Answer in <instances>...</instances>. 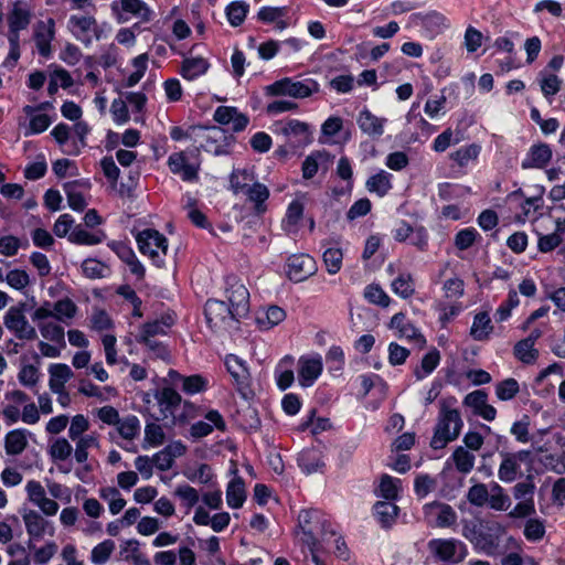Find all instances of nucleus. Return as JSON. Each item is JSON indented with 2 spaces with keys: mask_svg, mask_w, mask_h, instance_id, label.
<instances>
[{
  "mask_svg": "<svg viewBox=\"0 0 565 565\" xmlns=\"http://www.w3.org/2000/svg\"><path fill=\"white\" fill-rule=\"evenodd\" d=\"M456 406L457 398L455 396L443 397L438 401V415L429 444L433 449H444L460 436L463 420Z\"/></svg>",
  "mask_w": 565,
  "mask_h": 565,
  "instance_id": "obj_1",
  "label": "nucleus"
},
{
  "mask_svg": "<svg viewBox=\"0 0 565 565\" xmlns=\"http://www.w3.org/2000/svg\"><path fill=\"white\" fill-rule=\"evenodd\" d=\"M298 526L302 541L308 545L328 542V536H335L337 531L327 515L317 509L303 510L298 515Z\"/></svg>",
  "mask_w": 565,
  "mask_h": 565,
  "instance_id": "obj_2",
  "label": "nucleus"
},
{
  "mask_svg": "<svg viewBox=\"0 0 565 565\" xmlns=\"http://www.w3.org/2000/svg\"><path fill=\"white\" fill-rule=\"evenodd\" d=\"M466 498L473 507L488 504L495 511H505L511 504L509 495L498 482H491L489 488L484 483H476L468 489Z\"/></svg>",
  "mask_w": 565,
  "mask_h": 565,
  "instance_id": "obj_3",
  "label": "nucleus"
},
{
  "mask_svg": "<svg viewBox=\"0 0 565 565\" xmlns=\"http://www.w3.org/2000/svg\"><path fill=\"white\" fill-rule=\"evenodd\" d=\"M318 90V84L311 78L295 81L285 77L265 87L267 96H289L292 98H306Z\"/></svg>",
  "mask_w": 565,
  "mask_h": 565,
  "instance_id": "obj_4",
  "label": "nucleus"
},
{
  "mask_svg": "<svg viewBox=\"0 0 565 565\" xmlns=\"http://www.w3.org/2000/svg\"><path fill=\"white\" fill-rule=\"evenodd\" d=\"M139 250L148 255L158 267L164 265V256L168 250V241L163 234L153 228L139 232L136 236Z\"/></svg>",
  "mask_w": 565,
  "mask_h": 565,
  "instance_id": "obj_5",
  "label": "nucleus"
},
{
  "mask_svg": "<svg viewBox=\"0 0 565 565\" xmlns=\"http://www.w3.org/2000/svg\"><path fill=\"white\" fill-rule=\"evenodd\" d=\"M67 29L85 46H89L94 40L99 41L104 34L93 14H72L67 22Z\"/></svg>",
  "mask_w": 565,
  "mask_h": 565,
  "instance_id": "obj_6",
  "label": "nucleus"
},
{
  "mask_svg": "<svg viewBox=\"0 0 565 565\" xmlns=\"http://www.w3.org/2000/svg\"><path fill=\"white\" fill-rule=\"evenodd\" d=\"M427 547L435 558L450 564H459L468 555L466 544L457 539H434Z\"/></svg>",
  "mask_w": 565,
  "mask_h": 565,
  "instance_id": "obj_7",
  "label": "nucleus"
},
{
  "mask_svg": "<svg viewBox=\"0 0 565 565\" xmlns=\"http://www.w3.org/2000/svg\"><path fill=\"white\" fill-rule=\"evenodd\" d=\"M3 324L19 340L32 341L38 338L34 327H32L23 313L22 308L12 306L3 317Z\"/></svg>",
  "mask_w": 565,
  "mask_h": 565,
  "instance_id": "obj_8",
  "label": "nucleus"
},
{
  "mask_svg": "<svg viewBox=\"0 0 565 565\" xmlns=\"http://www.w3.org/2000/svg\"><path fill=\"white\" fill-rule=\"evenodd\" d=\"M204 313L210 328L213 330L226 329L231 327L233 321L239 319L225 301L215 299L206 301Z\"/></svg>",
  "mask_w": 565,
  "mask_h": 565,
  "instance_id": "obj_9",
  "label": "nucleus"
},
{
  "mask_svg": "<svg viewBox=\"0 0 565 565\" xmlns=\"http://www.w3.org/2000/svg\"><path fill=\"white\" fill-rule=\"evenodd\" d=\"M388 328L394 330L397 338L407 340L418 349H423L426 345L424 334L407 319L404 312L395 313L388 322Z\"/></svg>",
  "mask_w": 565,
  "mask_h": 565,
  "instance_id": "obj_10",
  "label": "nucleus"
},
{
  "mask_svg": "<svg viewBox=\"0 0 565 565\" xmlns=\"http://www.w3.org/2000/svg\"><path fill=\"white\" fill-rule=\"evenodd\" d=\"M531 455L529 450H520L516 452L501 451L502 458L498 469V477L502 482L511 483L521 475V463L526 461Z\"/></svg>",
  "mask_w": 565,
  "mask_h": 565,
  "instance_id": "obj_11",
  "label": "nucleus"
},
{
  "mask_svg": "<svg viewBox=\"0 0 565 565\" xmlns=\"http://www.w3.org/2000/svg\"><path fill=\"white\" fill-rule=\"evenodd\" d=\"M224 363L239 394L247 397L250 393V374L246 363L234 354L226 355Z\"/></svg>",
  "mask_w": 565,
  "mask_h": 565,
  "instance_id": "obj_12",
  "label": "nucleus"
},
{
  "mask_svg": "<svg viewBox=\"0 0 565 565\" xmlns=\"http://www.w3.org/2000/svg\"><path fill=\"white\" fill-rule=\"evenodd\" d=\"M316 270L315 259L307 254L291 255L287 260V275L292 281H303Z\"/></svg>",
  "mask_w": 565,
  "mask_h": 565,
  "instance_id": "obj_13",
  "label": "nucleus"
},
{
  "mask_svg": "<svg viewBox=\"0 0 565 565\" xmlns=\"http://www.w3.org/2000/svg\"><path fill=\"white\" fill-rule=\"evenodd\" d=\"M276 132L286 137L292 145L298 146L310 141L309 127L306 122L290 119L275 125Z\"/></svg>",
  "mask_w": 565,
  "mask_h": 565,
  "instance_id": "obj_14",
  "label": "nucleus"
},
{
  "mask_svg": "<svg viewBox=\"0 0 565 565\" xmlns=\"http://www.w3.org/2000/svg\"><path fill=\"white\" fill-rule=\"evenodd\" d=\"M154 398L160 411V415L154 417L157 422L174 416L182 401L181 395L172 387H163L156 391Z\"/></svg>",
  "mask_w": 565,
  "mask_h": 565,
  "instance_id": "obj_15",
  "label": "nucleus"
},
{
  "mask_svg": "<svg viewBox=\"0 0 565 565\" xmlns=\"http://www.w3.org/2000/svg\"><path fill=\"white\" fill-rule=\"evenodd\" d=\"M228 307L233 310L234 315L238 318L245 316L249 309V292L247 288L235 281L227 288Z\"/></svg>",
  "mask_w": 565,
  "mask_h": 565,
  "instance_id": "obj_16",
  "label": "nucleus"
},
{
  "mask_svg": "<svg viewBox=\"0 0 565 565\" xmlns=\"http://www.w3.org/2000/svg\"><path fill=\"white\" fill-rule=\"evenodd\" d=\"M322 372L320 358L301 356L298 361V381L303 387L311 386Z\"/></svg>",
  "mask_w": 565,
  "mask_h": 565,
  "instance_id": "obj_17",
  "label": "nucleus"
},
{
  "mask_svg": "<svg viewBox=\"0 0 565 565\" xmlns=\"http://www.w3.org/2000/svg\"><path fill=\"white\" fill-rule=\"evenodd\" d=\"M207 422L199 420L192 424L190 428V435L194 439L203 438L213 431V427L224 431L226 429L225 420L217 411H210L205 415Z\"/></svg>",
  "mask_w": 565,
  "mask_h": 565,
  "instance_id": "obj_18",
  "label": "nucleus"
},
{
  "mask_svg": "<svg viewBox=\"0 0 565 565\" xmlns=\"http://www.w3.org/2000/svg\"><path fill=\"white\" fill-rule=\"evenodd\" d=\"M23 521L26 532L30 536L28 547L34 548L33 540L42 539L46 533L47 529L50 527V523L39 512L34 510L25 512L23 514Z\"/></svg>",
  "mask_w": 565,
  "mask_h": 565,
  "instance_id": "obj_19",
  "label": "nucleus"
},
{
  "mask_svg": "<svg viewBox=\"0 0 565 565\" xmlns=\"http://www.w3.org/2000/svg\"><path fill=\"white\" fill-rule=\"evenodd\" d=\"M90 184L88 181L75 180L64 184L67 203L74 211H84L87 205L85 193L88 192Z\"/></svg>",
  "mask_w": 565,
  "mask_h": 565,
  "instance_id": "obj_20",
  "label": "nucleus"
},
{
  "mask_svg": "<svg viewBox=\"0 0 565 565\" xmlns=\"http://www.w3.org/2000/svg\"><path fill=\"white\" fill-rule=\"evenodd\" d=\"M386 121V118L375 116L367 108L362 109L356 119L359 128L372 138H380L384 134Z\"/></svg>",
  "mask_w": 565,
  "mask_h": 565,
  "instance_id": "obj_21",
  "label": "nucleus"
},
{
  "mask_svg": "<svg viewBox=\"0 0 565 565\" xmlns=\"http://www.w3.org/2000/svg\"><path fill=\"white\" fill-rule=\"evenodd\" d=\"M552 158V150L546 143L533 145L525 159L522 161L521 167L523 169H542L544 168Z\"/></svg>",
  "mask_w": 565,
  "mask_h": 565,
  "instance_id": "obj_22",
  "label": "nucleus"
},
{
  "mask_svg": "<svg viewBox=\"0 0 565 565\" xmlns=\"http://www.w3.org/2000/svg\"><path fill=\"white\" fill-rule=\"evenodd\" d=\"M168 166L172 173L180 174L183 181H195L199 168L188 163L183 152H174L168 159Z\"/></svg>",
  "mask_w": 565,
  "mask_h": 565,
  "instance_id": "obj_23",
  "label": "nucleus"
},
{
  "mask_svg": "<svg viewBox=\"0 0 565 565\" xmlns=\"http://www.w3.org/2000/svg\"><path fill=\"white\" fill-rule=\"evenodd\" d=\"M247 200L253 203L254 212L262 215L267 211L266 201L269 198V189L255 180V182L244 192Z\"/></svg>",
  "mask_w": 565,
  "mask_h": 565,
  "instance_id": "obj_24",
  "label": "nucleus"
},
{
  "mask_svg": "<svg viewBox=\"0 0 565 565\" xmlns=\"http://www.w3.org/2000/svg\"><path fill=\"white\" fill-rule=\"evenodd\" d=\"M374 515L384 529H390L395 522L399 508L392 501H377L374 507Z\"/></svg>",
  "mask_w": 565,
  "mask_h": 565,
  "instance_id": "obj_25",
  "label": "nucleus"
},
{
  "mask_svg": "<svg viewBox=\"0 0 565 565\" xmlns=\"http://www.w3.org/2000/svg\"><path fill=\"white\" fill-rule=\"evenodd\" d=\"M174 323L172 315H163L158 319L143 323L140 328V337H153L167 334V330Z\"/></svg>",
  "mask_w": 565,
  "mask_h": 565,
  "instance_id": "obj_26",
  "label": "nucleus"
},
{
  "mask_svg": "<svg viewBox=\"0 0 565 565\" xmlns=\"http://www.w3.org/2000/svg\"><path fill=\"white\" fill-rule=\"evenodd\" d=\"M210 64L203 57H186L181 63L180 74L188 81H193L206 73Z\"/></svg>",
  "mask_w": 565,
  "mask_h": 565,
  "instance_id": "obj_27",
  "label": "nucleus"
},
{
  "mask_svg": "<svg viewBox=\"0 0 565 565\" xmlns=\"http://www.w3.org/2000/svg\"><path fill=\"white\" fill-rule=\"evenodd\" d=\"M493 331V326L489 313L486 311L478 312L470 329V335L476 341H486Z\"/></svg>",
  "mask_w": 565,
  "mask_h": 565,
  "instance_id": "obj_28",
  "label": "nucleus"
},
{
  "mask_svg": "<svg viewBox=\"0 0 565 565\" xmlns=\"http://www.w3.org/2000/svg\"><path fill=\"white\" fill-rule=\"evenodd\" d=\"M458 472L468 475L473 470L476 456L463 446H458L449 458Z\"/></svg>",
  "mask_w": 565,
  "mask_h": 565,
  "instance_id": "obj_29",
  "label": "nucleus"
},
{
  "mask_svg": "<svg viewBox=\"0 0 565 565\" xmlns=\"http://www.w3.org/2000/svg\"><path fill=\"white\" fill-rule=\"evenodd\" d=\"M28 446V436L25 429H13L6 435L4 449L9 456H18L24 451Z\"/></svg>",
  "mask_w": 565,
  "mask_h": 565,
  "instance_id": "obj_30",
  "label": "nucleus"
},
{
  "mask_svg": "<svg viewBox=\"0 0 565 565\" xmlns=\"http://www.w3.org/2000/svg\"><path fill=\"white\" fill-rule=\"evenodd\" d=\"M49 386L52 392H58L65 388V383L73 376V371L67 364H53L49 369Z\"/></svg>",
  "mask_w": 565,
  "mask_h": 565,
  "instance_id": "obj_31",
  "label": "nucleus"
},
{
  "mask_svg": "<svg viewBox=\"0 0 565 565\" xmlns=\"http://www.w3.org/2000/svg\"><path fill=\"white\" fill-rule=\"evenodd\" d=\"M54 21L52 19L49 20V26L42 22L39 26V30L35 32V43L39 53L47 57L51 54V42L54 39Z\"/></svg>",
  "mask_w": 565,
  "mask_h": 565,
  "instance_id": "obj_32",
  "label": "nucleus"
},
{
  "mask_svg": "<svg viewBox=\"0 0 565 565\" xmlns=\"http://www.w3.org/2000/svg\"><path fill=\"white\" fill-rule=\"evenodd\" d=\"M392 174L381 170L380 172L371 175L365 183V188L371 193H376L379 196H384L392 189Z\"/></svg>",
  "mask_w": 565,
  "mask_h": 565,
  "instance_id": "obj_33",
  "label": "nucleus"
},
{
  "mask_svg": "<svg viewBox=\"0 0 565 565\" xmlns=\"http://www.w3.org/2000/svg\"><path fill=\"white\" fill-rule=\"evenodd\" d=\"M286 318V312L278 306H269L266 310L258 313L256 321L260 329L269 330L279 324Z\"/></svg>",
  "mask_w": 565,
  "mask_h": 565,
  "instance_id": "obj_34",
  "label": "nucleus"
},
{
  "mask_svg": "<svg viewBox=\"0 0 565 565\" xmlns=\"http://www.w3.org/2000/svg\"><path fill=\"white\" fill-rule=\"evenodd\" d=\"M286 14V7H263L258 11L257 18L264 23H276V29L284 30L288 26V23L282 20Z\"/></svg>",
  "mask_w": 565,
  "mask_h": 565,
  "instance_id": "obj_35",
  "label": "nucleus"
},
{
  "mask_svg": "<svg viewBox=\"0 0 565 565\" xmlns=\"http://www.w3.org/2000/svg\"><path fill=\"white\" fill-rule=\"evenodd\" d=\"M439 362L440 352L437 349L430 350L423 356L420 364L414 369V376L418 381L427 377L438 366Z\"/></svg>",
  "mask_w": 565,
  "mask_h": 565,
  "instance_id": "obj_36",
  "label": "nucleus"
},
{
  "mask_svg": "<svg viewBox=\"0 0 565 565\" xmlns=\"http://www.w3.org/2000/svg\"><path fill=\"white\" fill-rule=\"evenodd\" d=\"M256 178L254 172L246 169L234 170L230 175V185L235 194L244 193L254 182Z\"/></svg>",
  "mask_w": 565,
  "mask_h": 565,
  "instance_id": "obj_37",
  "label": "nucleus"
},
{
  "mask_svg": "<svg viewBox=\"0 0 565 565\" xmlns=\"http://www.w3.org/2000/svg\"><path fill=\"white\" fill-rule=\"evenodd\" d=\"M394 294L403 299H408L415 294V284L411 273L403 271L391 282Z\"/></svg>",
  "mask_w": 565,
  "mask_h": 565,
  "instance_id": "obj_38",
  "label": "nucleus"
},
{
  "mask_svg": "<svg viewBox=\"0 0 565 565\" xmlns=\"http://www.w3.org/2000/svg\"><path fill=\"white\" fill-rule=\"evenodd\" d=\"M294 359L289 355L285 356L276 367V381L281 391L287 390L294 383L295 376L291 369Z\"/></svg>",
  "mask_w": 565,
  "mask_h": 565,
  "instance_id": "obj_39",
  "label": "nucleus"
},
{
  "mask_svg": "<svg viewBox=\"0 0 565 565\" xmlns=\"http://www.w3.org/2000/svg\"><path fill=\"white\" fill-rule=\"evenodd\" d=\"M303 215V204L300 201H292L287 209L282 221V227L287 233H296Z\"/></svg>",
  "mask_w": 565,
  "mask_h": 565,
  "instance_id": "obj_40",
  "label": "nucleus"
},
{
  "mask_svg": "<svg viewBox=\"0 0 565 565\" xmlns=\"http://www.w3.org/2000/svg\"><path fill=\"white\" fill-rule=\"evenodd\" d=\"M30 19L31 14L26 9L20 6H14L8 17L10 35H15L19 31L26 29L30 23Z\"/></svg>",
  "mask_w": 565,
  "mask_h": 565,
  "instance_id": "obj_41",
  "label": "nucleus"
},
{
  "mask_svg": "<svg viewBox=\"0 0 565 565\" xmlns=\"http://www.w3.org/2000/svg\"><path fill=\"white\" fill-rule=\"evenodd\" d=\"M121 11L129 13L142 22L151 20L152 12L142 0H120Z\"/></svg>",
  "mask_w": 565,
  "mask_h": 565,
  "instance_id": "obj_42",
  "label": "nucleus"
},
{
  "mask_svg": "<svg viewBox=\"0 0 565 565\" xmlns=\"http://www.w3.org/2000/svg\"><path fill=\"white\" fill-rule=\"evenodd\" d=\"M76 447L74 450V457L76 462L84 463L88 459V449L89 448H98L99 440L96 434H88L77 438Z\"/></svg>",
  "mask_w": 565,
  "mask_h": 565,
  "instance_id": "obj_43",
  "label": "nucleus"
},
{
  "mask_svg": "<svg viewBox=\"0 0 565 565\" xmlns=\"http://www.w3.org/2000/svg\"><path fill=\"white\" fill-rule=\"evenodd\" d=\"M431 510H435V525L437 527H449L457 521L456 511L446 503H433Z\"/></svg>",
  "mask_w": 565,
  "mask_h": 565,
  "instance_id": "obj_44",
  "label": "nucleus"
},
{
  "mask_svg": "<svg viewBox=\"0 0 565 565\" xmlns=\"http://www.w3.org/2000/svg\"><path fill=\"white\" fill-rule=\"evenodd\" d=\"M41 335L55 344L60 345V348H65V333L64 328L55 322H39L38 323Z\"/></svg>",
  "mask_w": 565,
  "mask_h": 565,
  "instance_id": "obj_45",
  "label": "nucleus"
},
{
  "mask_svg": "<svg viewBox=\"0 0 565 565\" xmlns=\"http://www.w3.org/2000/svg\"><path fill=\"white\" fill-rule=\"evenodd\" d=\"M76 312L77 306L70 298H63L54 302V319L60 322L70 324Z\"/></svg>",
  "mask_w": 565,
  "mask_h": 565,
  "instance_id": "obj_46",
  "label": "nucleus"
},
{
  "mask_svg": "<svg viewBox=\"0 0 565 565\" xmlns=\"http://www.w3.org/2000/svg\"><path fill=\"white\" fill-rule=\"evenodd\" d=\"M399 480L388 475H383L380 480L379 488L375 490L377 497H382L387 501H394L398 498Z\"/></svg>",
  "mask_w": 565,
  "mask_h": 565,
  "instance_id": "obj_47",
  "label": "nucleus"
},
{
  "mask_svg": "<svg viewBox=\"0 0 565 565\" xmlns=\"http://www.w3.org/2000/svg\"><path fill=\"white\" fill-rule=\"evenodd\" d=\"M246 499L244 482L241 478L232 480L226 489L227 504L232 509H238L243 505Z\"/></svg>",
  "mask_w": 565,
  "mask_h": 565,
  "instance_id": "obj_48",
  "label": "nucleus"
},
{
  "mask_svg": "<svg viewBox=\"0 0 565 565\" xmlns=\"http://www.w3.org/2000/svg\"><path fill=\"white\" fill-rule=\"evenodd\" d=\"M104 237L103 232L90 233L81 226H76L70 233L68 239L78 245H96L102 243Z\"/></svg>",
  "mask_w": 565,
  "mask_h": 565,
  "instance_id": "obj_49",
  "label": "nucleus"
},
{
  "mask_svg": "<svg viewBox=\"0 0 565 565\" xmlns=\"http://www.w3.org/2000/svg\"><path fill=\"white\" fill-rule=\"evenodd\" d=\"M513 353L514 356L524 364H533L539 358V350L524 339L515 343Z\"/></svg>",
  "mask_w": 565,
  "mask_h": 565,
  "instance_id": "obj_50",
  "label": "nucleus"
},
{
  "mask_svg": "<svg viewBox=\"0 0 565 565\" xmlns=\"http://www.w3.org/2000/svg\"><path fill=\"white\" fill-rule=\"evenodd\" d=\"M116 427L118 434L127 440H134L140 433V422L135 415L120 419Z\"/></svg>",
  "mask_w": 565,
  "mask_h": 565,
  "instance_id": "obj_51",
  "label": "nucleus"
},
{
  "mask_svg": "<svg viewBox=\"0 0 565 565\" xmlns=\"http://www.w3.org/2000/svg\"><path fill=\"white\" fill-rule=\"evenodd\" d=\"M249 10V6L244 1H234L231 2L226 9V17L232 26L241 25Z\"/></svg>",
  "mask_w": 565,
  "mask_h": 565,
  "instance_id": "obj_52",
  "label": "nucleus"
},
{
  "mask_svg": "<svg viewBox=\"0 0 565 565\" xmlns=\"http://www.w3.org/2000/svg\"><path fill=\"white\" fill-rule=\"evenodd\" d=\"M364 298L373 305L386 308L391 303L390 296L377 284H370L364 289Z\"/></svg>",
  "mask_w": 565,
  "mask_h": 565,
  "instance_id": "obj_53",
  "label": "nucleus"
},
{
  "mask_svg": "<svg viewBox=\"0 0 565 565\" xmlns=\"http://www.w3.org/2000/svg\"><path fill=\"white\" fill-rule=\"evenodd\" d=\"M480 146L471 143L456 150L450 154V159L454 160L459 167H465L469 161L476 160L480 153Z\"/></svg>",
  "mask_w": 565,
  "mask_h": 565,
  "instance_id": "obj_54",
  "label": "nucleus"
},
{
  "mask_svg": "<svg viewBox=\"0 0 565 565\" xmlns=\"http://www.w3.org/2000/svg\"><path fill=\"white\" fill-rule=\"evenodd\" d=\"M543 193L544 188H541L539 190L537 195L524 199V201L520 205L523 220L529 218L530 216L535 214L542 215L541 210L543 207Z\"/></svg>",
  "mask_w": 565,
  "mask_h": 565,
  "instance_id": "obj_55",
  "label": "nucleus"
},
{
  "mask_svg": "<svg viewBox=\"0 0 565 565\" xmlns=\"http://www.w3.org/2000/svg\"><path fill=\"white\" fill-rule=\"evenodd\" d=\"M115 550V542L105 540L97 544L90 552V561L96 565L105 564Z\"/></svg>",
  "mask_w": 565,
  "mask_h": 565,
  "instance_id": "obj_56",
  "label": "nucleus"
},
{
  "mask_svg": "<svg viewBox=\"0 0 565 565\" xmlns=\"http://www.w3.org/2000/svg\"><path fill=\"white\" fill-rule=\"evenodd\" d=\"M223 138L222 131L218 129H213L210 134L205 136L204 142L201 143V148L210 153L215 156H223L227 153L225 146L218 145V140Z\"/></svg>",
  "mask_w": 565,
  "mask_h": 565,
  "instance_id": "obj_57",
  "label": "nucleus"
},
{
  "mask_svg": "<svg viewBox=\"0 0 565 565\" xmlns=\"http://www.w3.org/2000/svg\"><path fill=\"white\" fill-rule=\"evenodd\" d=\"M462 534L466 539H468L471 543L481 550H487L492 546L490 536L482 530L478 529L476 525L472 527L465 526Z\"/></svg>",
  "mask_w": 565,
  "mask_h": 565,
  "instance_id": "obj_58",
  "label": "nucleus"
},
{
  "mask_svg": "<svg viewBox=\"0 0 565 565\" xmlns=\"http://www.w3.org/2000/svg\"><path fill=\"white\" fill-rule=\"evenodd\" d=\"M480 238V234L473 227H467L460 230L454 238V244L459 250H466L470 248L476 241Z\"/></svg>",
  "mask_w": 565,
  "mask_h": 565,
  "instance_id": "obj_59",
  "label": "nucleus"
},
{
  "mask_svg": "<svg viewBox=\"0 0 565 565\" xmlns=\"http://www.w3.org/2000/svg\"><path fill=\"white\" fill-rule=\"evenodd\" d=\"M73 447L65 438H57L49 448V454L54 461H64L71 457Z\"/></svg>",
  "mask_w": 565,
  "mask_h": 565,
  "instance_id": "obj_60",
  "label": "nucleus"
},
{
  "mask_svg": "<svg viewBox=\"0 0 565 565\" xmlns=\"http://www.w3.org/2000/svg\"><path fill=\"white\" fill-rule=\"evenodd\" d=\"M534 492L535 483L531 475H529L525 480L518 482L512 489L514 499L519 501L533 499Z\"/></svg>",
  "mask_w": 565,
  "mask_h": 565,
  "instance_id": "obj_61",
  "label": "nucleus"
},
{
  "mask_svg": "<svg viewBox=\"0 0 565 565\" xmlns=\"http://www.w3.org/2000/svg\"><path fill=\"white\" fill-rule=\"evenodd\" d=\"M174 495L181 500L188 510L192 509L200 500L198 490L189 484L178 486Z\"/></svg>",
  "mask_w": 565,
  "mask_h": 565,
  "instance_id": "obj_62",
  "label": "nucleus"
},
{
  "mask_svg": "<svg viewBox=\"0 0 565 565\" xmlns=\"http://www.w3.org/2000/svg\"><path fill=\"white\" fill-rule=\"evenodd\" d=\"M422 24L430 32L439 33L444 28L447 26L446 17L437 11H430L423 15Z\"/></svg>",
  "mask_w": 565,
  "mask_h": 565,
  "instance_id": "obj_63",
  "label": "nucleus"
},
{
  "mask_svg": "<svg viewBox=\"0 0 565 565\" xmlns=\"http://www.w3.org/2000/svg\"><path fill=\"white\" fill-rule=\"evenodd\" d=\"M343 254L340 248L330 247L323 253V263L329 274H337L342 266Z\"/></svg>",
  "mask_w": 565,
  "mask_h": 565,
  "instance_id": "obj_64",
  "label": "nucleus"
}]
</instances>
